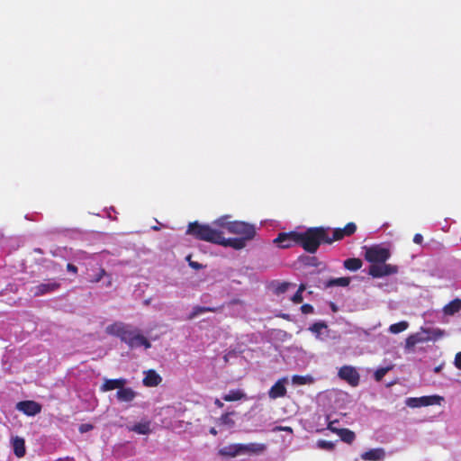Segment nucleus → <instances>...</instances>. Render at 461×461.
<instances>
[{"instance_id": "obj_52", "label": "nucleus", "mask_w": 461, "mask_h": 461, "mask_svg": "<svg viewBox=\"0 0 461 461\" xmlns=\"http://www.w3.org/2000/svg\"><path fill=\"white\" fill-rule=\"evenodd\" d=\"M214 404L219 407V408H222L223 407V403L219 400V399H215L214 401Z\"/></svg>"}, {"instance_id": "obj_33", "label": "nucleus", "mask_w": 461, "mask_h": 461, "mask_svg": "<svg viewBox=\"0 0 461 461\" xmlns=\"http://www.w3.org/2000/svg\"><path fill=\"white\" fill-rule=\"evenodd\" d=\"M427 337H429V340H437L444 335V330L439 329L428 328L424 330Z\"/></svg>"}, {"instance_id": "obj_20", "label": "nucleus", "mask_w": 461, "mask_h": 461, "mask_svg": "<svg viewBox=\"0 0 461 461\" xmlns=\"http://www.w3.org/2000/svg\"><path fill=\"white\" fill-rule=\"evenodd\" d=\"M240 444H232L226 446L219 450L220 456L227 457H234L242 455Z\"/></svg>"}, {"instance_id": "obj_27", "label": "nucleus", "mask_w": 461, "mask_h": 461, "mask_svg": "<svg viewBox=\"0 0 461 461\" xmlns=\"http://www.w3.org/2000/svg\"><path fill=\"white\" fill-rule=\"evenodd\" d=\"M235 411H229L223 413L218 420V423L222 426H226L229 429H231L235 426V421L230 418V416L235 415Z\"/></svg>"}, {"instance_id": "obj_6", "label": "nucleus", "mask_w": 461, "mask_h": 461, "mask_svg": "<svg viewBox=\"0 0 461 461\" xmlns=\"http://www.w3.org/2000/svg\"><path fill=\"white\" fill-rule=\"evenodd\" d=\"M445 401L444 397L434 394L421 397H410L406 399V405L411 408H419L429 405H440Z\"/></svg>"}, {"instance_id": "obj_26", "label": "nucleus", "mask_w": 461, "mask_h": 461, "mask_svg": "<svg viewBox=\"0 0 461 461\" xmlns=\"http://www.w3.org/2000/svg\"><path fill=\"white\" fill-rule=\"evenodd\" d=\"M215 311H216V309L213 307H205V306L196 305V306L193 307L192 312L189 313L187 319L193 320L202 313L214 312Z\"/></svg>"}, {"instance_id": "obj_59", "label": "nucleus", "mask_w": 461, "mask_h": 461, "mask_svg": "<svg viewBox=\"0 0 461 461\" xmlns=\"http://www.w3.org/2000/svg\"><path fill=\"white\" fill-rule=\"evenodd\" d=\"M393 384H394V382H393H393H390V383L386 384V386H387V387H390V386H392Z\"/></svg>"}, {"instance_id": "obj_60", "label": "nucleus", "mask_w": 461, "mask_h": 461, "mask_svg": "<svg viewBox=\"0 0 461 461\" xmlns=\"http://www.w3.org/2000/svg\"><path fill=\"white\" fill-rule=\"evenodd\" d=\"M152 230H159V228H158V226H154V227H152Z\"/></svg>"}, {"instance_id": "obj_24", "label": "nucleus", "mask_w": 461, "mask_h": 461, "mask_svg": "<svg viewBox=\"0 0 461 461\" xmlns=\"http://www.w3.org/2000/svg\"><path fill=\"white\" fill-rule=\"evenodd\" d=\"M314 381H315L314 377L311 375H294L292 376V384L296 386L304 385V384H312L314 383Z\"/></svg>"}, {"instance_id": "obj_8", "label": "nucleus", "mask_w": 461, "mask_h": 461, "mask_svg": "<svg viewBox=\"0 0 461 461\" xmlns=\"http://www.w3.org/2000/svg\"><path fill=\"white\" fill-rule=\"evenodd\" d=\"M338 375L341 380L346 381L351 386H357L359 384L360 375L357 369L351 366L340 367Z\"/></svg>"}, {"instance_id": "obj_58", "label": "nucleus", "mask_w": 461, "mask_h": 461, "mask_svg": "<svg viewBox=\"0 0 461 461\" xmlns=\"http://www.w3.org/2000/svg\"><path fill=\"white\" fill-rule=\"evenodd\" d=\"M35 252L42 253V250L40 248L34 249Z\"/></svg>"}, {"instance_id": "obj_2", "label": "nucleus", "mask_w": 461, "mask_h": 461, "mask_svg": "<svg viewBox=\"0 0 461 461\" xmlns=\"http://www.w3.org/2000/svg\"><path fill=\"white\" fill-rule=\"evenodd\" d=\"M106 332L110 335L118 337L122 342L132 349L139 347H144L146 349L151 347V343L143 335L140 334L138 330L130 329L123 323H114L107 326Z\"/></svg>"}, {"instance_id": "obj_22", "label": "nucleus", "mask_w": 461, "mask_h": 461, "mask_svg": "<svg viewBox=\"0 0 461 461\" xmlns=\"http://www.w3.org/2000/svg\"><path fill=\"white\" fill-rule=\"evenodd\" d=\"M241 452L243 454H258L262 453L266 449V446L264 444L259 443H249V444H240Z\"/></svg>"}, {"instance_id": "obj_30", "label": "nucleus", "mask_w": 461, "mask_h": 461, "mask_svg": "<svg viewBox=\"0 0 461 461\" xmlns=\"http://www.w3.org/2000/svg\"><path fill=\"white\" fill-rule=\"evenodd\" d=\"M60 232L65 233L66 236H68L72 239H83L84 236L86 234V231L80 230V229H65L61 230Z\"/></svg>"}, {"instance_id": "obj_9", "label": "nucleus", "mask_w": 461, "mask_h": 461, "mask_svg": "<svg viewBox=\"0 0 461 461\" xmlns=\"http://www.w3.org/2000/svg\"><path fill=\"white\" fill-rule=\"evenodd\" d=\"M247 240L243 238H224L223 234H221V238L217 241V245H221L225 248H232L236 250L242 249L246 247Z\"/></svg>"}, {"instance_id": "obj_21", "label": "nucleus", "mask_w": 461, "mask_h": 461, "mask_svg": "<svg viewBox=\"0 0 461 461\" xmlns=\"http://www.w3.org/2000/svg\"><path fill=\"white\" fill-rule=\"evenodd\" d=\"M461 310V299L456 298L443 307L445 315L453 316Z\"/></svg>"}, {"instance_id": "obj_44", "label": "nucleus", "mask_w": 461, "mask_h": 461, "mask_svg": "<svg viewBox=\"0 0 461 461\" xmlns=\"http://www.w3.org/2000/svg\"><path fill=\"white\" fill-rule=\"evenodd\" d=\"M301 311L304 314H309V313H312L314 312V309H313L312 305H311L309 303H305L301 306Z\"/></svg>"}, {"instance_id": "obj_42", "label": "nucleus", "mask_w": 461, "mask_h": 461, "mask_svg": "<svg viewBox=\"0 0 461 461\" xmlns=\"http://www.w3.org/2000/svg\"><path fill=\"white\" fill-rule=\"evenodd\" d=\"M36 263L42 265L47 269L52 268L56 266V264L53 261L46 258H42L39 261H36Z\"/></svg>"}, {"instance_id": "obj_34", "label": "nucleus", "mask_w": 461, "mask_h": 461, "mask_svg": "<svg viewBox=\"0 0 461 461\" xmlns=\"http://www.w3.org/2000/svg\"><path fill=\"white\" fill-rule=\"evenodd\" d=\"M290 287H295V285L289 282L277 283L274 292L276 295H280L286 293Z\"/></svg>"}, {"instance_id": "obj_12", "label": "nucleus", "mask_w": 461, "mask_h": 461, "mask_svg": "<svg viewBox=\"0 0 461 461\" xmlns=\"http://www.w3.org/2000/svg\"><path fill=\"white\" fill-rule=\"evenodd\" d=\"M60 287V284L49 280L47 283L38 285L34 289V296H41L55 292Z\"/></svg>"}, {"instance_id": "obj_57", "label": "nucleus", "mask_w": 461, "mask_h": 461, "mask_svg": "<svg viewBox=\"0 0 461 461\" xmlns=\"http://www.w3.org/2000/svg\"><path fill=\"white\" fill-rule=\"evenodd\" d=\"M280 317H282L283 319L285 320H289L290 319V315L289 314H286V313H283L280 315Z\"/></svg>"}, {"instance_id": "obj_25", "label": "nucleus", "mask_w": 461, "mask_h": 461, "mask_svg": "<svg viewBox=\"0 0 461 461\" xmlns=\"http://www.w3.org/2000/svg\"><path fill=\"white\" fill-rule=\"evenodd\" d=\"M343 266L349 271H357L362 267L363 262L360 258H350L344 260Z\"/></svg>"}, {"instance_id": "obj_14", "label": "nucleus", "mask_w": 461, "mask_h": 461, "mask_svg": "<svg viewBox=\"0 0 461 461\" xmlns=\"http://www.w3.org/2000/svg\"><path fill=\"white\" fill-rule=\"evenodd\" d=\"M145 376L143 378V384L145 386L153 387L158 385L162 378L161 376L153 369H149L144 372Z\"/></svg>"}, {"instance_id": "obj_31", "label": "nucleus", "mask_w": 461, "mask_h": 461, "mask_svg": "<svg viewBox=\"0 0 461 461\" xmlns=\"http://www.w3.org/2000/svg\"><path fill=\"white\" fill-rule=\"evenodd\" d=\"M104 276L109 277V279H108V281H107L105 285L106 286H110L112 285L111 277H110V276L106 273V271L104 268H100L99 271L96 274L92 276L90 281L93 282V283H98V282H100L103 279Z\"/></svg>"}, {"instance_id": "obj_15", "label": "nucleus", "mask_w": 461, "mask_h": 461, "mask_svg": "<svg viewBox=\"0 0 461 461\" xmlns=\"http://www.w3.org/2000/svg\"><path fill=\"white\" fill-rule=\"evenodd\" d=\"M127 379L117 378V379H104V383L101 386V391L108 392L118 388L119 390L127 384Z\"/></svg>"}, {"instance_id": "obj_37", "label": "nucleus", "mask_w": 461, "mask_h": 461, "mask_svg": "<svg viewBox=\"0 0 461 461\" xmlns=\"http://www.w3.org/2000/svg\"><path fill=\"white\" fill-rule=\"evenodd\" d=\"M112 213H116L114 207L111 206L109 208H104L101 212L95 213L97 216L100 217H107L111 220H115L116 217L113 216Z\"/></svg>"}, {"instance_id": "obj_48", "label": "nucleus", "mask_w": 461, "mask_h": 461, "mask_svg": "<svg viewBox=\"0 0 461 461\" xmlns=\"http://www.w3.org/2000/svg\"><path fill=\"white\" fill-rule=\"evenodd\" d=\"M422 240H423V237L421 234L420 233H417L414 235V238H413V242L416 243V244H421L422 243Z\"/></svg>"}, {"instance_id": "obj_4", "label": "nucleus", "mask_w": 461, "mask_h": 461, "mask_svg": "<svg viewBox=\"0 0 461 461\" xmlns=\"http://www.w3.org/2000/svg\"><path fill=\"white\" fill-rule=\"evenodd\" d=\"M186 234L194 237L196 240L217 244L223 232L209 224H202L198 221L190 222Z\"/></svg>"}, {"instance_id": "obj_13", "label": "nucleus", "mask_w": 461, "mask_h": 461, "mask_svg": "<svg viewBox=\"0 0 461 461\" xmlns=\"http://www.w3.org/2000/svg\"><path fill=\"white\" fill-rule=\"evenodd\" d=\"M308 330L315 335L316 339H324L329 337L330 330L325 321H320L314 322Z\"/></svg>"}, {"instance_id": "obj_49", "label": "nucleus", "mask_w": 461, "mask_h": 461, "mask_svg": "<svg viewBox=\"0 0 461 461\" xmlns=\"http://www.w3.org/2000/svg\"><path fill=\"white\" fill-rule=\"evenodd\" d=\"M67 270H68V272H71V273L76 274V273L77 272V267L75 265H73V264H71V263H68V264L67 265Z\"/></svg>"}, {"instance_id": "obj_19", "label": "nucleus", "mask_w": 461, "mask_h": 461, "mask_svg": "<svg viewBox=\"0 0 461 461\" xmlns=\"http://www.w3.org/2000/svg\"><path fill=\"white\" fill-rule=\"evenodd\" d=\"M351 282V277L344 276V277H338V278H330L329 280L323 282V288L327 289L333 286H342L347 287L349 285Z\"/></svg>"}, {"instance_id": "obj_16", "label": "nucleus", "mask_w": 461, "mask_h": 461, "mask_svg": "<svg viewBox=\"0 0 461 461\" xmlns=\"http://www.w3.org/2000/svg\"><path fill=\"white\" fill-rule=\"evenodd\" d=\"M11 446L17 457H22L25 455V440L23 438L18 436L12 437Z\"/></svg>"}, {"instance_id": "obj_29", "label": "nucleus", "mask_w": 461, "mask_h": 461, "mask_svg": "<svg viewBox=\"0 0 461 461\" xmlns=\"http://www.w3.org/2000/svg\"><path fill=\"white\" fill-rule=\"evenodd\" d=\"M298 260L304 266L318 267L321 264L314 256L302 255L299 257Z\"/></svg>"}, {"instance_id": "obj_39", "label": "nucleus", "mask_w": 461, "mask_h": 461, "mask_svg": "<svg viewBox=\"0 0 461 461\" xmlns=\"http://www.w3.org/2000/svg\"><path fill=\"white\" fill-rule=\"evenodd\" d=\"M16 408L24 414L29 415V400L18 402Z\"/></svg>"}, {"instance_id": "obj_17", "label": "nucleus", "mask_w": 461, "mask_h": 461, "mask_svg": "<svg viewBox=\"0 0 461 461\" xmlns=\"http://www.w3.org/2000/svg\"><path fill=\"white\" fill-rule=\"evenodd\" d=\"M137 393L133 391L130 387H124L122 386L120 390L116 393V397L118 401L122 402H130L134 400L136 397Z\"/></svg>"}, {"instance_id": "obj_40", "label": "nucleus", "mask_w": 461, "mask_h": 461, "mask_svg": "<svg viewBox=\"0 0 461 461\" xmlns=\"http://www.w3.org/2000/svg\"><path fill=\"white\" fill-rule=\"evenodd\" d=\"M41 411V405L34 401L31 400V416H35Z\"/></svg>"}, {"instance_id": "obj_41", "label": "nucleus", "mask_w": 461, "mask_h": 461, "mask_svg": "<svg viewBox=\"0 0 461 461\" xmlns=\"http://www.w3.org/2000/svg\"><path fill=\"white\" fill-rule=\"evenodd\" d=\"M416 344H417V343H416V341H415L414 338H413L411 335H410V336L406 339V340H405V349H406L407 351H411V350H412V349H413V348L416 346Z\"/></svg>"}, {"instance_id": "obj_18", "label": "nucleus", "mask_w": 461, "mask_h": 461, "mask_svg": "<svg viewBox=\"0 0 461 461\" xmlns=\"http://www.w3.org/2000/svg\"><path fill=\"white\" fill-rule=\"evenodd\" d=\"M384 456L385 452L383 448H373L361 455L362 459L370 461H381Z\"/></svg>"}, {"instance_id": "obj_55", "label": "nucleus", "mask_w": 461, "mask_h": 461, "mask_svg": "<svg viewBox=\"0 0 461 461\" xmlns=\"http://www.w3.org/2000/svg\"><path fill=\"white\" fill-rule=\"evenodd\" d=\"M209 432L213 435V436H216L217 435V430L215 429V428H211Z\"/></svg>"}, {"instance_id": "obj_28", "label": "nucleus", "mask_w": 461, "mask_h": 461, "mask_svg": "<svg viewBox=\"0 0 461 461\" xmlns=\"http://www.w3.org/2000/svg\"><path fill=\"white\" fill-rule=\"evenodd\" d=\"M246 394L240 389L230 390L228 393L222 396V399L226 402L239 401L245 398Z\"/></svg>"}, {"instance_id": "obj_3", "label": "nucleus", "mask_w": 461, "mask_h": 461, "mask_svg": "<svg viewBox=\"0 0 461 461\" xmlns=\"http://www.w3.org/2000/svg\"><path fill=\"white\" fill-rule=\"evenodd\" d=\"M230 218V215H223L215 220L212 224L220 228H225L230 233L241 235V238L247 240L254 239L257 233L255 225L245 221H229Z\"/></svg>"}, {"instance_id": "obj_11", "label": "nucleus", "mask_w": 461, "mask_h": 461, "mask_svg": "<svg viewBox=\"0 0 461 461\" xmlns=\"http://www.w3.org/2000/svg\"><path fill=\"white\" fill-rule=\"evenodd\" d=\"M337 422V420L330 421L328 424V429L337 433L339 436L341 441L351 444L356 438L355 433L348 429H333V424Z\"/></svg>"}, {"instance_id": "obj_46", "label": "nucleus", "mask_w": 461, "mask_h": 461, "mask_svg": "<svg viewBox=\"0 0 461 461\" xmlns=\"http://www.w3.org/2000/svg\"><path fill=\"white\" fill-rule=\"evenodd\" d=\"M453 364L457 369L461 370V351L456 354Z\"/></svg>"}, {"instance_id": "obj_10", "label": "nucleus", "mask_w": 461, "mask_h": 461, "mask_svg": "<svg viewBox=\"0 0 461 461\" xmlns=\"http://www.w3.org/2000/svg\"><path fill=\"white\" fill-rule=\"evenodd\" d=\"M287 377H282L278 379L274 385L268 391V396L270 399H277L284 397L286 394L285 384H287Z\"/></svg>"}, {"instance_id": "obj_54", "label": "nucleus", "mask_w": 461, "mask_h": 461, "mask_svg": "<svg viewBox=\"0 0 461 461\" xmlns=\"http://www.w3.org/2000/svg\"><path fill=\"white\" fill-rule=\"evenodd\" d=\"M305 290V285L303 284H301L297 292L300 294H303V292Z\"/></svg>"}, {"instance_id": "obj_38", "label": "nucleus", "mask_w": 461, "mask_h": 461, "mask_svg": "<svg viewBox=\"0 0 461 461\" xmlns=\"http://www.w3.org/2000/svg\"><path fill=\"white\" fill-rule=\"evenodd\" d=\"M425 329H421L420 332H417L414 334H411V336L414 338L416 343H422L429 340V337H427V333L424 332Z\"/></svg>"}, {"instance_id": "obj_36", "label": "nucleus", "mask_w": 461, "mask_h": 461, "mask_svg": "<svg viewBox=\"0 0 461 461\" xmlns=\"http://www.w3.org/2000/svg\"><path fill=\"white\" fill-rule=\"evenodd\" d=\"M316 446H317V447L323 449V450L333 451L335 448V442L328 441V440H324V439H319L316 442Z\"/></svg>"}, {"instance_id": "obj_50", "label": "nucleus", "mask_w": 461, "mask_h": 461, "mask_svg": "<svg viewBox=\"0 0 461 461\" xmlns=\"http://www.w3.org/2000/svg\"><path fill=\"white\" fill-rule=\"evenodd\" d=\"M276 430L279 431H286V432H292V429L290 427H276Z\"/></svg>"}, {"instance_id": "obj_32", "label": "nucleus", "mask_w": 461, "mask_h": 461, "mask_svg": "<svg viewBox=\"0 0 461 461\" xmlns=\"http://www.w3.org/2000/svg\"><path fill=\"white\" fill-rule=\"evenodd\" d=\"M393 368V365L387 366L385 367H379L374 373V379L376 382H381L383 377Z\"/></svg>"}, {"instance_id": "obj_47", "label": "nucleus", "mask_w": 461, "mask_h": 461, "mask_svg": "<svg viewBox=\"0 0 461 461\" xmlns=\"http://www.w3.org/2000/svg\"><path fill=\"white\" fill-rule=\"evenodd\" d=\"M292 301L294 303H301L303 301V294H300L298 292H296L293 297H292Z\"/></svg>"}, {"instance_id": "obj_56", "label": "nucleus", "mask_w": 461, "mask_h": 461, "mask_svg": "<svg viewBox=\"0 0 461 461\" xmlns=\"http://www.w3.org/2000/svg\"><path fill=\"white\" fill-rule=\"evenodd\" d=\"M321 280L317 278V280L314 281V285L318 287H321Z\"/></svg>"}, {"instance_id": "obj_35", "label": "nucleus", "mask_w": 461, "mask_h": 461, "mask_svg": "<svg viewBox=\"0 0 461 461\" xmlns=\"http://www.w3.org/2000/svg\"><path fill=\"white\" fill-rule=\"evenodd\" d=\"M409 326V323L405 321L392 324L389 327V331L393 334H398L403 330H405Z\"/></svg>"}, {"instance_id": "obj_7", "label": "nucleus", "mask_w": 461, "mask_h": 461, "mask_svg": "<svg viewBox=\"0 0 461 461\" xmlns=\"http://www.w3.org/2000/svg\"><path fill=\"white\" fill-rule=\"evenodd\" d=\"M398 273V267L385 263L371 265L368 275L374 278H380Z\"/></svg>"}, {"instance_id": "obj_51", "label": "nucleus", "mask_w": 461, "mask_h": 461, "mask_svg": "<svg viewBox=\"0 0 461 461\" xmlns=\"http://www.w3.org/2000/svg\"><path fill=\"white\" fill-rule=\"evenodd\" d=\"M444 366V363H441L439 366L434 367L433 372L436 374H438L441 372L442 368Z\"/></svg>"}, {"instance_id": "obj_43", "label": "nucleus", "mask_w": 461, "mask_h": 461, "mask_svg": "<svg viewBox=\"0 0 461 461\" xmlns=\"http://www.w3.org/2000/svg\"><path fill=\"white\" fill-rule=\"evenodd\" d=\"M94 429V426L90 423H82L78 427V430L80 433H86Z\"/></svg>"}, {"instance_id": "obj_53", "label": "nucleus", "mask_w": 461, "mask_h": 461, "mask_svg": "<svg viewBox=\"0 0 461 461\" xmlns=\"http://www.w3.org/2000/svg\"><path fill=\"white\" fill-rule=\"evenodd\" d=\"M330 306L332 312H336L338 311V306L334 303L331 302L330 303Z\"/></svg>"}, {"instance_id": "obj_5", "label": "nucleus", "mask_w": 461, "mask_h": 461, "mask_svg": "<svg viewBox=\"0 0 461 461\" xmlns=\"http://www.w3.org/2000/svg\"><path fill=\"white\" fill-rule=\"evenodd\" d=\"M365 259L372 265L385 263L391 257L390 249L383 245L364 246Z\"/></svg>"}, {"instance_id": "obj_45", "label": "nucleus", "mask_w": 461, "mask_h": 461, "mask_svg": "<svg viewBox=\"0 0 461 461\" xmlns=\"http://www.w3.org/2000/svg\"><path fill=\"white\" fill-rule=\"evenodd\" d=\"M186 259L188 260V265H189L192 268H194V269H195V270H199V269H202V268H203V267H204V266H203L202 264H200V263H198V262H195V261H192V260L190 259V256H189V257H187V258H186Z\"/></svg>"}, {"instance_id": "obj_23", "label": "nucleus", "mask_w": 461, "mask_h": 461, "mask_svg": "<svg viewBox=\"0 0 461 461\" xmlns=\"http://www.w3.org/2000/svg\"><path fill=\"white\" fill-rule=\"evenodd\" d=\"M130 431L136 432L140 435L149 434L150 429V421L145 420L141 422L135 423L133 426L128 428Z\"/></svg>"}, {"instance_id": "obj_1", "label": "nucleus", "mask_w": 461, "mask_h": 461, "mask_svg": "<svg viewBox=\"0 0 461 461\" xmlns=\"http://www.w3.org/2000/svg\"><path fill=\"white\" fill-rule=\"evenodd\" d=\"M356 230L357 226L354 222L348 223L344 228L312 227L303 232H280L273 242L281 249L300 245L306 252L314 254L321 243L331 244L333 241L353 235Z\"/></svg>"}]
</instances>
